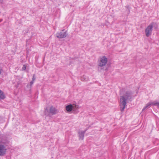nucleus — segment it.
Wrapping results in <instances>:
<instances>
[{
	"instance_id": "nucleus-1",
	"label": "nucleus",
	"mask_w": 159,
	"mask_h": 159,
	"mask_svg": "<svg viewBox=\"0 0 159 159\" xmlns=\"http://www.w3.org/2000/svg\"><path fill=\"white\" fill-rule=\"evenodd\" d=\"M133 93L131 91H126L124 94L120 96V111H123L127 106V103L129 101H131L133 96Z\"/></svg>"
},
{
	"instance_id": "nucleus-5",
	"label": "nucleus",
	"mask_w": 159,
	"mask_h": 159,
	"mask_svg": "<svg viewBox=\"0 0 159 159\" xmlns=\"http://www.w3.org/2000/svg\"><path fill=\"white\" fill-rule=\"evenodd\" d=\"M64 30H62L61 31L58 32L56 34L57 37L59 39H62L66 37L67 35V31H64Z\"/></svg>"
},
{
	"instance_id": "nucleus-13",
	"label": "nucleus",
	"mask_w": 159,
	"mask_h": 159,
	"mask_svg": "<svg viewBox=\"0 0 159 159\" xmlns=\"http://www.w3.org/2000/svg\"><path fill=\"white\" fill-rule=\"evenodd\" d=\"M81 80L82 81H86L87 80H86V77L85 75H83L81 78Z\"/></svg>"
},
{
	"instance_id": "nucleus-4",
	"label": "nucleus",
	"mask_w": 159,
	"mask_h": 159,
	"mask_svg": "<svg viewBox=\"0 0 159 159\" xmlns=\"http://www.w3.org/2000/svg\"><path fill=\"white\" fill-rule=\"evenodd\" d=\"M57 110L53 106H51L49 109L47 107L45 109L44 113L46 115H48V113H50L52 115H54L56 113Z\"/></svg>"
},
{
	"instance_id": "nucleus-6",
	"label": "nucleus",
	"mask_w": 159,
	"mask_h": 159,
	"mask_svg": "<svg viewBox=\"0 0 159 159\" xmlns=\"http://www.w3.org/2000/svg\"><path fill=\"white\" fill-rule=\"evenodd\" d=\"M107 62V59L105 56H103L100 58L98 63L99 66L102 67L105 66Z\"/></svg>"
},
{
	"instance_id": "nucleus-12",
	"label": "nucleus",
	"mask_w": 159,
	"mask_h": 159,
	"mask_svg": "<svg viewBox=\"0 0 159 159\" xmlns=\"http://www.w3.org/2000/svg\"><path fill=\"white\" fill-rule=\"evenodd\" d=\"M153 105L157 106V107L159 108V102H157L156 101H154Z\"/></svg>"
},
{
	"instance_id": "nucleus-3",
	"label": "nucleus",
	"mask_w": 159,
	"mask_h": 159,
	"mask_svg": "<svg viewBox=\"0 0 159 159\" xmlns=\"http://www.w3.org/2000/svg\"><path fill=\"white\" fill-rule=\"evenodd\" d=\"M153 26V23H151L145 29V34L147 37H149L152 34Z\"/></svg>"
},
{
	"instance_id": "nucleus-7",
	"label": "nucleus",
	"mask_w": 159,
	"mask_h": 159,
	"mask_svg": "<svg viewBox=\"0 0 159 159\" xmlns=\"http://www.w3.org/2000/svg\"><path fill=\"white\" fill-rule=\"evenodd\" d=\"M88 129V128H87L84 131H81L79 132L78 134L80 139L82 140L84 139V134Z\"/></svg>"
},
{
	"instance_id": "nucleus-16",
	"label": "nucleus",
	"mask_w": 159,
	"mask_h": 159,
	"mask_svg": "<svg viewBox=\"0 0 159 159\" xmlns=\"http://www.w3.org/2000/svg\"><path fill=\"white\" fill-rule=\"evenodd\" d=\"M1 69H0V75H1Z\"/></svg>"
},
{
	"instance_id": "nucleus-15",
	"label": "nucleus",
	"mask_w": 159,
	"mask_h": 159,
	"mask_svg": "<svg viewBox=\"0 0 159 159\" xmlns=\"http://www.w3.org/2000/svg\"><path fill=\"white\" fill-rule=\"evenodd\" d=\"M35 79H36V78L35 77V75L34 74L33 75L32 80L33 81H34Z\"/></svg>"
},
{
	"instance_id": "nucleus-14",
	"label": "nucleus",
	"mask_w": 159,
	"mask_h": 159,
	"mask_svg": "<svg viewBox=\"0 0 159 159\" xmlns=\"http://www.w3.org/2000/svg\"><path fill=\"white\" fill-rule=\"evenodd\" d=\"M26 66L25 65H24L22 67V70H26Z\"/></svg>"
},
{
	"instance_id": "nucleus-11",
	"label": "nucleus",
	"mask_w": 159,
	"mask_h": 159,
	"mask_svg": "<svg viewBox=\"0 0 159 159\" xmlns=\"http://www.w3.org/2000/svg\"><path fill=\"white\" fill-rule=\"evenodd\" d=\"M34 81H33L32 80L30 82V85L28 84L27 85V87L30 88V91H31V88L32 87V85H33L34 83Z\"/></svg>"
},
{
	"instance_id": "nucleus-8",
	"label": "nucleus",
	"mask_w": 159,
	"mask_h": 159,
	"mask_svg": "<svg viewBox=\"0 0 159 159\" xmlns=\"http://www.w3.org/2000/svg\"><path fill=\"white\" fill-rule=\"evenodd\" d=\"M75 108V107L71 104L68 105L66 107V109L68 112H70L72 110H74Z\"/></svg>"
},
{
	"instance_id": "nucleus-10",
	"label": "nucleus",
	"mask_w": 159,
	"mask_h": 159,
	"mask_svg": "<svg viewBox=\"0 0 159 159\" xmlns=\"http://www.w3.org/2000/svg\"><path fill=\"white\" fill-rule=\"evenodd\" d=\"M5 98V95L3 92L0 90V99H4Z\"/></svg>"
},
{
	"instance_id": "nucleus-2",
	"label": "nucleus",
	"mask_w": 159,
	"mask_h": 159,
	"mask_svg": "<svg viewBox=\"0 0 159 159\" xmlns=\"http://www.w3.org/2000/svg\"><path fill=\"white\" fill-rule=\"evenodd\" d=\"M8 142L7 140L0 136V156H3L6 153Z\"/></svg>"
},
{
	"instance_id": "nucleus-9",
	"label": "nucleus",
	"mask_w": 159,
	"mask_h": 159,
	"mask_svg": "<svg viewBox=\"0 0 159 159\" xmlns=\"http://www.w3.org/2000/svg\"><path fill=\"white\" fill-rule=\"evenodd\" d=\"M153 102H148L146 104V105L143 107L142 110V111H143L145 110L146 108H149L150 107V106L151 105H153Z\"/></svg>"
}]
</instances>
